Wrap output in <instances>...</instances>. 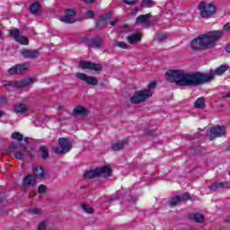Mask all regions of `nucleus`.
I'll list each match as a JSON object with an SVG mask.
<instances>
[{"label": "nucleus", "instance_id": "nucleus-16", "mask_svg": "<svg viewBox=\"0 0 230 230\" xmlns=\"http://www.w3.org/2000/svg\"><path fill=\"white\" fill-rule=\"evenodd\" d=\"M128 144V139L125 138L124 140H119L117 143L111 145V150L114 152H119V150H123V146Z\"/></svg>", "mask_w": 230, "mask_h": 230}, {"label": "nucleus", "instance_id": "nucleus-61", "mask_svg": "<svg viewBox=\"0 0 230 230\" xmlns=\"http://www.w3.org/2000/svg\"><path fill=\"white\" fill-rule=\"evenodd\" d=\"M228 175H230V171H229V172H228Z\"/></svg>", "mask_w": 230, "mask_h": 230}, {"label": "nucleus", "instance_id": "nucleus-38", "mask_svg": "<svg viewBox=\"0 0 230 230\" xmlns=\"http://www.w3.org/2000/svg\"><path fill=\"white\" fill-rule=\"evenodd\" d=\"M116 46L121 49H128V45L123 41H117Z\"/></svg>", "mask_w": 230, "mask_h": 230}, {"label": "nucleus", "instance_id": "nucleus-9", "mask_svg": "<svg viewBox=\"0 0 230 230\" xmlns=\"http://www.w3.org/2000/svg\"><path fill=\"white\" fill-rule=\"evenodd\" d=\"M34 82H37V79L30 77L20 81L10 82L8 85L10 87H14V89H22L23 87H28V85H31V84H33Z\"/></svg>", "mask_w": 230, "mask_h": 230}, {"label": "nucleus", "instance_id": "nucleus-39", "mask_svg": "<svg viewBox=\"0 0 230 230\" xmlns=\"http://www.w3.org/2000/svg\"><path fill=\"white\" fill-rule=\"evenodd\" d=\"M8 73L10 75H19V70H18V67H17V65L9 68L8 69Z\"/></svg>", "mask_w": 230, "mask_h": 230}, {"label": "nucleus", "instance_id": "nucleus-25", "mask_svg": "<svg viewBox=\"0 0 230 230\" xmlns=\"http://www.w3.org/2000/svg\"><path fill=\"white\" fill-rule=\"evenodd\" d=\"M182 202V199L181 196H174L172 198L170 207L171 208H175V206H178V204H181Z\"/></svg>", "mask_w": 230, "mask_h": 230}, {"label": "nucleus", "instance_id": "nucleus-7", "mask_svg": "<svg viewBox=\"0 0 230 230\" xmlns=\"http://www.w3.org/2000/svg\"><path fill=\"white\" fill-rule=\"evenodd\" d=\"M152 91L150 90H141L135 92L134 95L130 98L131 103L137 104L143 103V102L151 98Z\"/></svg>", "mask_w": 230, "mask_h": 230}, {"label": "nucleus", "instance_id": "nucleus-8", "mask_svg": "<svg viewBox=\"0 0 230 230\" xmlns=\"http://www.w3.org/2000/svg\"><path fill=\"white\" fill-rule=\"evenodd\" d=\"M79 67L81 69H89L90 71H102L103 66L100 63H93L92 61H80Z\"/></svg>", "mask_w": 230, "mask_h": 230}, {"label": "nucleus", "instance_id": "nucleus-15", "mask_svg": "<svg viewBox=\"0 0 230 230\" xmlns=\"http://www.w3.org/2000/svg\"><path fill=\"white\" fill-rule=\"evenodd\" d=\"M33 171V176H35L36 179H45L46 173L44 172V168L40 165H34L32 167Z\"/></svg>", "mask_w": 230, "mask_h": 230}, {"label": "nucleus", "instance_id": "nucleus-20", "mask_svg": "<svg viewBox=\"0 0 230 230\" xmlns=\"http://www.w3.org/2000/svg\"><path fill=\"white\" fill-rule=\"evenodd\" d=\"M150 17H152V13L141 14L137 18L136 22L137 24H148Z\"/></svg>", "mask_w": 230, "mask_h": 230}, {"label": "nucleus", "instance_id": "nucleus-11", "mask_svg": "<svg viewBox=\"0 0 230 230\" xmlns=\"http://www.w3.org/2000/svg\"><path fill=\"white\" fill-rule=\"evenodd\" d=\"M85 46L88 48H93L95 49H100L103 46V38L95 37L93 39L84 40Z\"/></svg>", "mask_w": 230, "mask_h": 230}, {"label": "nucleus", "instance_id": "nucleus-60", "mask_svg": "<svg viewBox=\"0 0 230 230\" xmlns=\"http://www.w3.org/2000/svg\"><path fill=\"white\" fill-rule=\"evenodd\" d=\"M226 150H230V147L228 146V147H226Z\"/></svg>", "mask_w": 230, "mask_h": 230}, {"label": "nucleus", "instance_id": "nucleus-62", "mask_svg": "<svg viewBox=\"0 0 230 230\" xmlns=\"http://www.w3.org/2000/svg\"><path fill=\"white\" fill-rule=\"evenodd\" d=\"M0 39H1V32H0Z\"/></svg>", "mask_w": 230, "mask_h": 230}, {"label": "nucleus", "instance_id": "nucleus-54", "mask_svg": "<svg viewBox=\"0 0 230 230\" xmlns=\"http://www.w3.org/2000/svg\"><path fill=\"white\" fill-rule=\"evenodd\" d=\"M23 139H24V142L27 143V145H30V142H29V139H30V138L24 137Z\"/></svg>", "mask_w": 230, "mask_h": 230}, {"label": "nucleus", "instance_id": "nucleus-12", "mask_svg": "<svg viewBox=\"0 0 230 230\" xmlns=\"http://www.w3.org/2000/svg\"><path fill=\"white\" fill-rule=\"evenodd\" d=\"M21 55H22L24 58L35 60V58H39V57H40V50L23 49L21 50Z\"/></svg>", "mask_w": 230, "mask_h": 230}, {"label": "nucleus", "instance_id": "nucleus-2", "mask_svg": "<svg viewBox=\"0 0 230 230\" xmlns=\"http://www.w3.org/2000/svg\"><path fill=\"white\" fill-rule=\"evenodd\" d=\"M224 31H212L206 34H200L198 38L192 40L190 48L194 51L200 49H211L217 46V42L222 39Z\"/></svg>", "mask_w": 230, "mask_h": 230}, {"label": "nucleus", "instance_id": "nucleus-10", "mask_svg": "<svg viewBox=\"0 0 230 230\" xmlns=\"http://www.w3.org/2000/svg\"><path fill=\"white\" fill-rule=\"evenodd\" d=\"M226 126H215L210 128L209 140L217 139V137H222L226 136Z\"/></svg>", "mask_w": 230, "mask_h": 230}, {"label": "nucleus", "instance_id": "nucleus-4", "mask_svg": "<svg viewBox=\"0 0 230 230\" xmlns=\"http://www.w3.org/2000/svg\"><path fill=\"white\" fill-rule=\"evenodd\" d=\"M8 155H13L20 161H24V155L26 154V146L21 144L12 143L7 149Z\"/></svg>", "mask_w": 230, "mask_h": 230}, {"label": "nucleus", "instance_id": "nucleus-27", "mask_svg": "<svg viewBox=\"0 0 230 230\" xmlns=\"http://www.w3.org/2000/svg\"><path fill=\"white\" fill-rule=\"evenodd\" d=\"M155 39L158 42H164V40H166V39H168V34H166L164 32H158V33H156Z\"/></svg>", "mask_w": 230, "mask_h": 230}, {"label": "nucleus", "instance_id": "nucleus-43", "mask_svg": "<svg viewBox=\"0 0 230 230\" xmlns=\"http://www.w3.org/2000/svg\"><path fill=\"white\" fill-rule=\"evenodd\" d=\"M143 4L146 6H154V1L152 0H143Z\"/></svg>", "mask_w": 230, "mask_h": 230}, {"label": "nucleus", "instance_id": "nucleus-47", "mask_svg": "<svg viewBox=\"0 0 230 230\" xmlns=\"http://www.w3.org/2000/svg\"><path fill=\"white\" fill-rule=\"evenodd\" d=\"M87 15H88V17H90V19H93V17H94V12L90 10L87 12Z\"/></svg>", "mask_w": 230, "mask_h": 230}, {"label": "nucleus", "instance_id": "nucleus-57", "mask_svg": "<svg viewBox=\"0 0 230 230\" xmlns=\"http://www.w3.org/2000/svg\"><path fill=\"white\" fill-rule=\"evenodd\" d=\"M109 200H110V202H111V201H112V200H115V199H114V198H109Z\"/></svg>", "mask_w": 230, "mask_h": 230}, {"label": "nucleus", "instance_id": "nucleus-59", "mask_svg": "<svg viewBox=\"0 0 230 230\" xmlns=\"http://www.w3.org/2000/svg\"><path fill=\"white\" fill-rule=\"evenodd\" d=\"M33 197H35V195L34 196H29V199H33Z\"/></svg>", "mask_w": 230, "mask_h": 230}, {"label": "nucleus", "instance_id": "nucleus-50", "mask_svg": "<svg viewBox=\"0 0 230 230\" xmlns=\"http://www.w3.org/2000/svg\"><path fill=\"white\" fill-rule=\"evenodd\" d=\"M224 30L226 31H230V23H226L225 26H224Z\"/></svg>", "mask_w": 230, "mask_h": 230}, {"label": "nucleus", "instance_id": "nucleus-41", "mask_svg": "<svg viewBox=\"0 0 230 230\" xmlns=\"http://www.w3.org/2000/svg\"><path fill=\"white\" fill-rule=\"evenodd\" d=\"M102 21H111V13H105L100 17Z\"/></svg>", "mask_w": 230, "mask_h": 230}, {"label": "nucleus", "instance_id": "nucleus-34", "mask_svg": "<svg viewBox=\"0 0 230 230\" xmlns=\"http://www.w3.org/2000/svg\"><path fill=\"white\" fill-rule=\"evenodd\" d=\"M49 226H51V224H49V222L41 221L38 226V230H46V229H48V227H49Z\"/></svg>", "mask_w": 230, "mask_h": 230}, {"label": "nucleus", "instance_id": "nucleus-29", "mask_svg": "<svg viewBox=\"0 0 230 230\" xmlns=\"http://www.w3.org/2000/svg\"><path fill=\"white\" fill-rule=\"evenodd\" d=\"M40 152L41 153L42 159L46 160L49 157V152L48 151V147L46 146H42L40 148Z\"/></svg>", "mask_w": 230, "mask_h": 230}, {"label": "nucleus", "instance_id": "nucleus-3", "mask_svg": "<svg viewBox=\"0 0 230 230\" xmlns=\"http://www.w3.org/2000/svg\"><path fill=\"white\" fill-rule=\"evenodd\" d=\"M104 177L107 179L112 177V169L108 165L98 167L93 170L86 171L84 174V179H94L96 177Z\"/></svg>", "mask_w": 230, "mask_h": 230}, {"label": "nucleus", "instance_id": "nucleus-5", "mask_svg": "<svg viewBox=\"0 0 230 230\" xmlns=\"http://www.w3.org/2000/svg\"><path fill=\"white\" fill-rule=\"evenodd\" d=\"M199 10L201 12V17L208 19L211 17V15H215V13L217 12V6H215L213 4H207L205 1H203L200 2Z\"/></svg>", "mask_w": 230, "mask_h": 230}, {"label": "nucleus", "instance_id": "nucleus-46", "mask_svg": "<svg viewBox=\"0 0 230 230\" xmlns=\"http://www.w3.org/2000/svg\"><path fill=\"white\" fill-rule=\"evenodd\" d=\"M84 3H85L86 4H93L94 3H96V0H82Z\"/></svg>", "mask_w": 230, "mask_h": 230}, {"label": "nucleus", "instance_id": "nucleus-14", "mask_svg": "<svg viewBox=\"0 0 230 230\" xmlns=\"http://www.w3.org/2000/svg\"><path fill=\"white\" fill-rule=\"evenodd\" d=\"M210 191L215 192L217 190H221L224 188L229 189L230 188V181H217L214 182L208 186Z\"/></svg>", "mask_w": 230, "mask_h": 230}, {"label": "nucleus", "instance_id": "nucleus-22", "mask_svg": "<svg viewBox=\"0 0 230 230\" xmlns=\"http://www.w3.org/2000/svg\"><path fill=\"white\" fill-rule=\"evenodd\" d=\"M13 109L17 114H24L28 111V106L24 103L14 104Z\"/></svg>", "mask_w": 230, "mask_h": 230}, {"label": "nucleus", "instance_id": "nucleus-32", "mask_svg": "<svg viewBox=\"0 0 230 230\" xmlns=\"http://www.w3.org/2000/svg\"><path fill=\"white\" fill-rule=\"evenodd\" d=\"M16 42H19L20 44H22V46H28L30 44V40L25 36H19V38L16 40Z\"/></svg>", "mask_w": 230, "mask_h": 230}, {"label": "nucleus", "instance_id": "nucleus-18", "mask_svg": "<svg viewBox=\"0 0 230 230\" xmlns=\"http://www.w3.org/2000/svg\"><path fill=\"white\" fill-rule=\"evenodd\" d=\"M37 184V178L33 174H29L23 178V185L35 186Z\"/></svg>", "mask_w": 230, "mask_h": 230}, {"label": "nucleus", "instance_id": "nucleus-35", "mask_svg": "<svg viewBox=\"0 0 230 230\" xmlns=\"http://www.w3.org/2000/svg\"><path fill=\"white\" fill-rule=\"evenodd\" d=\"M12 137L13 139H15L16 141H22V139H24V136H22V134H21L19 132H13L12 134Z\"/></svg>", "mask_w": 230, "mask_h": 230}, {"label": "nucleus", "instance_id": "nucleus-33", "mask_svg": "<svg viewBox=\"0 0 230 230\" xmlns=\"http://www.w3.org/2000/svg\"><path fill=\"white\" fill-rule=\"evenodd\" d=\"M82 208L85 213H88V215H93V213H94V209H93L91 206H89L85 203L82 204Z\"/></svg>", "mask_w": 230, "mask_h": 230}, {"label": "nucleus", "instance_id": "nucleus-55", "mask_svg": "<svg viewBox=\"0 0 230 230\" xmlns=\"http://www.w3.org/2000/svg\"><path fill=\"white\" fill-rule=\"evenodd\" d=\"M223 98H230V93L226 94V95H224Z\"/></svg>", "mask_w": 230, "mask_h": 230}, {"label": "nucleus", "instance_id": "nucleus-1", "mask_svg": "<svg viewBox=\"0 0 230 230\" xmlns=\"http://www.w3.org/2000/svg\"><path fill=\"white\" fill-rule=\"evenodd\" d=\"M227 69H229V66L222 65L215 72L210 71L207 74L186 72L184 70H168L165 73V78L167 82L176 84V85H180L181 87H197L211 82L215 78V75L217 76L224 75Z\"/></svg>", "mask_w": 230, "mask_h": 230}, {"label": "nucleus", "instance_id": "nucleus-13", "mask_svg": "<svg viewBox=\"0 0 230 230\" xmlns=\"http://www.w3.org/2000/svg\"><path fill=\"white\" fill-rule=\"evenodd\" d=\"M72 114L75 117L78 118V116H82L83 118H86V116H89V110H87L85 107L79 105L76 106L73 111Z\"/></svg>", "mask_w": 230, "mask_h": 230}, {"label": "nucleus", "instance_id": "nucleus-23", "mask_svg": "<svg viewBox=\"0 0 230 230\" xmlns=\"http://www.w3.org/2000/svg\"><path fill=\"white\" fill-rule=\"evenodd\" d=\"M195 109H205L206 107V98L199 97L197 99V101L194 102Z\"/></svg>", "mask_w": 230, "mask_h": 230}, {"label": "nucleus", "instance_id": "nucleus-56", "mask_svg": "<svg viewBox=\"0 0 230 230\" xmlns=\"http://www.w3.org/2000/svg\"><path fill=\"white\" fill-rule=\"evenodd\" d=\"M3 114H4V112H3L2 111H0V118H2Z\"/></svg>", "mask_w": 230, "mask_h": 230}, {"label": "nucleus", "instance_id": "nucleus-30", "mask_svg": "<svg viewBox=\"0 0 230 230\" xmlns=\"http://www.w3.org/2000/svg\"><path fill=\"white\" fill-rule=\"evenodd\" d=\"M85 83L88 85H98V78L94 76H87Z\"/></svg>", "mask_w": 230, "mask_h": 230}, {"label": "nucleus", "instance_id": "nucleus-28", "mask_svg": "<svg viewBox=\"0 0 230 230\" xmlns=\"http://www.w3.org/2000/svg\"><path fill=\"white\" fill-rule=\"evenodd\" d=\"M16 66L18 67V75H22V73H24V71H28V67H30L28 63L19 64Z\"/></svg>", "mask_w": 230, "mask_h": 230}, {"label": "nucleus", "instance_id": "nucleus-26", "mask_svg": "<svg viewBox=\"0 0 230 230\" xmlns=\"http://www.w3.org/2000/svg\"><path fill=\"white\" fill-rule=\"evenodd\" d=\"M59 21H61V22H65L66 24H75V22H76V21L70 17V16H62Z\"/></svg>", "mask_w": 230, "mask_h": 230}, {"label": "nucleus", "instance_id": "nucleus-21", "mask_svg": "<svg viewBox=\"0 0 230 230\" xmlns=\"http://www.w3.org/2000/svg\"><path fill=\"white\" fill-rule=\"evenodd\" d=\"M127 40L128 44H137V42H141V34L135 33L127 37Z\"/></svg>", "mask_w": 230, "mask_h": 230}, {"label": "nucleus", "instance_id": "nucleus-37", "mask_svg": "<svg viewBox=\"0 0 230 230\" xmlns=\"http://www.w3.org/2000/svg\"><path fill=\"white\" fill-rule=\"evenodd\" d=\"M76 78H78V80H82L83 82H86L87 80V75L84 74V73H77L75 74Z\"/></svg>", "mask_w": 230, "mask_h": 230}, {"label": "nucleus", "instance_id": "nucleus-48", "mask_svg": "<svg viewBox=\"0 0 230 230\" xmlns=\"http://www.w3.org/2000/svg\"><path fill=\"white\" fill-rule=\"evenodd\" d=\"M119 20L115 19L110 22L111 26H116L118 24Z\"/></svg>", "mask_w": 230, "mask_h": 230}, {"label": "nucleus", "instance_id": "nucleus-58", "mask_svg": "<svg viewBox=\"0 0 230 230\" xmlns=\"http://www.w3.org/2000/svg\"><path fill=\"white\" fill-rule=\"evenodd\" d=\"M226 222H230V217H227V218L226 219Z\"/></svg>", "mask_w": 230, "mask_h": 230}, {"label": "nucleus", "instance_id": "nucleus-45", "mask_svg": "<svg viewBox=\"0 0 230 230\" xmlns=\"http://www.w3.org/2000/svg\"><path fill=\"white\" fill-rule=\"evenodd\" d=\"M181 201L182 200H190V199H191L190 197V193H185V194H183L181 197Z\"/></svg>", "mask_w": 230, "mask_h": 230}, {"label": "nucleus", "instance_id": "nucleus-36", "mask_svg": "<svg viewBox=\"0 0 230 230\" xmlns=\"http://www.w3.org/2000/svg\"><path fill=\"white\" fill-rule=\"evenodd\" d=\"M46 191H48V186H46L44 184H40L38 187V193H40V195H44V193H46Z\"/></svg>", "mask_w": 230, "mask_h": 230}, {"label": "nucleus", "instance_id": "nucleus-17", "mask_svg": "<svg viewBox=\"0 0 230 230\" xmlns=\"http://www.w3.org/2000/svg\"><path fill=\"white\" fill-rule=\"evenodd\" d=\"M30 12L32 13V15H40V13L42 12V6L39 2H35L31 4Z\"/></svg>", "mask_w": 230, "mask_h": 230}, {"label": "nucleus", "instance_id": "nucleus-40", "mask_svg": "<svg viewBox=\"0 0 230 230\" xmlns=\"http://www.w3.org/2000/svg\"><path fill=\"white\" fill-rule=\"evenodd\" d=\"M66 14L68 16V17H75V15H76V11H75V9H67L66 11Z\"/></svg>", "mask_w": 230, "mask_h": 230}, {"label": "nucleus", "instance_id": "nucleus-6", "mask_svg": "<svg viewBox=\"0 0 230 230\" xmlns=\"http://www.w3.org/2000/svg\"><path fill=\"white\" fill-rule=\"evenodd\" d=\"M58 146H55L52 148V151L54 154H67V152H70L71 148H73V145H71V142L66 137H61L58 139Z\"/></svg>", "mask_w": 230, "mask_h": 230}, {"label": "nucleus", "instance_id": "nucleus-44", "mask_svg": "<svg viewBox=\"0 0 230 230\" xmlns=\"http://www.w3.org/2000/svg\"><path fill=\"white\" fill-rule=\"evenodd\" d=\"M30 211H31V213H32V215H41L42 214V212L39 208H32Z\"/></svg>", "mask_w": 230, "mask_h": 230}, {"label": "nucleus", "instance_id": "nucleus-51", "mask_svg": "<svg viewBox=\"0 0 230 230\" xmlns=\"http://www.w3.org/2000/svg\"><path fill=\"white\" fill-rule=\"evenodd\" d=\"M0 103H6V98L0 97Z\"/></svg>", "mask_w": 230, "mask_h": 230}, {"label": "nucleus", "instance_id": "nucleus-42", "mask_svg": "<svg viewBox=\"0 0 230 230\" xmlns=\"http://www.w3.org/2000/svg\"><path fill=\"white\" fill-rule=\"evenodd\" d=\"M123 1L126 4H129L131 6H133L134 4H136V3H137V0H123Z\"/></svg>", "mask_w": 230, "mask_h": 230}, {"label": "nucleus", "instance_id": "nucleus-24", "mask_svg": "<svg viewBox=\"0 0 230 230\" xmlns=\"http://www.w3.org/2000/svg\"><path fill=\"white\" fill-rule=\"evenodd\" d=\"M107 24H109L108 21L105 20H102V18H100L96 22H95V28L97 30H103V28H107Z\"/></svg>", "mask_w": 230, "mask_h": 230}, {"label": "nucleus", "instance_id": "nucleus-53", "mask_svg": "<svg viewBox=\"0 0 230 230\" xmlns=\"http://www.w3.org/2000/svg\"><path fill=\"white\" fill-rule=\"evenodd\" d=\"M63 109H64V106L62 105H58L57 108L58 111H62Z\"/></svg>", "mask_w": 230, "mask_h": 230}, {"label": "nucleus", "instance_id": "nucleus-49", "mask_svg": "<svg viewBox=\"0 0 230 230\" xmlns=\"http://www.w3.org/2000/svg\"><path fill=\"white\" fill-rule=\"evenodd\" d=\"M155 85H156V84L155 83H149V84H148V89H155Z\"/></svg>", "mask_w": 230, "mask_h": 230}, {"label": "nucleus", "instance_id": "nucleus-19", "mask_svg": "<svg viewBox=\"0 0 230 230\" xmlns=\"http://www.w3.org/2000/svg\"><path fill=\"white\" fill-rule=\"evenodd\" d=\"M188 218L192 220V222H197L198 224H202V222H204V215L200 213L189 214Z\"/></svg>", "mask_w": 230, "mask_h": 230}, {"label": "nucleus", "instance_id": "nucleus-31", "mask_svg": "<svg viewBox=\"0 0 230 230\" xmlns=\"http://www.w3.org/2000/svg\"><path fill=\"white\" fill-rule=\"evenodd\" d=\"M11 37L16 40L21 36V31L19 29H13L9 31Z\"/></svg>", "mask_w": 230, "mask_h": 230}, {"label": "nucleus", "instance_id": "nucleus-52", "mask_svg": "<svg viewBox=\"0 0 230 230\" xmlns=\"http://www.w3.org/2000/svg\"><path fill=\"white\" fill-rule=\"evenodd\" d=\"M226 53H230V43L226 47Z\"/></svg>", "mask_w": 230, "mask_h": 230}]
</instances>
